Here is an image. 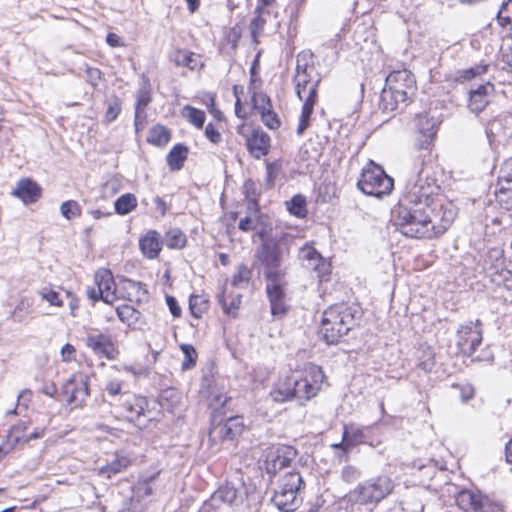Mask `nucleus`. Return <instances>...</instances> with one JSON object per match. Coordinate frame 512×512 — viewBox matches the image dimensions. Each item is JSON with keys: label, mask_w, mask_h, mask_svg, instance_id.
<instances>
[{"label": "nucleus", "mask_w": 512, "mask_h": 512, "mask_svg": "<svg viewBox=\"0 0 512 512\" xmlns=\"http://www.w3.org/2000/svg\"><path fill=\"white\" fill-rule=\"evenodd\" d=\"M407 185V191L394 212V225L406 237L433 238L443 234L456 217L451 202L434 197L439 187L421 176Z\"/></svg>", "instance_id": "nucleus-1"}, {"label": "nucleus", "mask_w": 512, "mask_h": 512, "mask_svg": "<svg viewBox=\"0 0 512 512\" xmlns=\"http://www.w3.org/2000/svg\"><path fill=\"white\" fill-rule=\"evenodd\" d=\"M360 315L357 307L346 303L332 305L323 313L320 333L328 344L338 343L356 325Z\"/></svg>", "instance_id": "nucleus-2"}, {"label": "nucleus", "mask_w": 512, "mask_h": 512, "mask_svg": "<svg viewBox=\"0 0 512 512\" xmlns=\"http://www.w3.org/2000/svg\"><path fill=\"white\" fill-rule=\"evenodd\" d=\"M415 78L406 69L392 71L385 80L380 95L379 107L384 112H393L398 105L405 103L415 91Z\"/></svg>", "instance_id": "nucleus-3"}, {"label": "nucleus", "mask_w": 512, "mask_h": 512, "mask_svg": "<svg viewBox=\"0 0 512 512\" xmlns=\"http://www.w3.org/2000/svg\"><path fill=\"white\" fill-rule=\"evenodd\" d=\"M394 481L386 475L370 478L358 484L347 495L351 504L376 505L392 493Z\"/></svg>", "instance_id": "nucleus-4"}, {"label": "nucleus", "mask_w": 512, "mask_h": 512, "mask_svg": "<svg viewBox=\"0 0 512 512\" xmlns=\"http://www.w3.org/2000/svg\"><path fill=\"white\" fill-rule=\"evenodd\" d=\"M304 488L305 484L299 472H285L279 479L272 501L281 511H294L302 502L301 493Z\"/></svg>", "instance_id": "nucleus-5"}, {"label": "nucleus", "mask_w": 512, "mask_h": 512, "mask_svg": "<svg viewBox=\"0 0 512 512\" xmlns=\"http://www.w3.org/2000/svg\"><path fill=\"white\" fill-rule=\"evenodd\" d=\"M394 181L383 168L370 161L362 170L357 182L358 188L366 195L381 198L393 189Z\"/></svg>", "instance_id": "nucleus-6"}, {"label": "nucleus", "mask_w": 512, "mask_h": 512, "mask_svg": "<svg viewBox=\"0 0 512 512\" xmlns=\"http://www.w3.org/2000/svg\"><path fill=\"white\" fill-rule=\"evenodd\" d=\"M247 496L248 489L239 473H236L235 477L212 494L209 505L217 510L238 507L244 503Z\"/></svg>", "instance_id": "nucleus-7"}, {"label": "nucleus", "mask_w": 512, "mask_h": 512, "mask_svg": "<svg viewBox=\"0 0 512 512\" xmlns=\"http://www.w3.org/2000/svg\"><path fill=\"white\" fill-rule=\"evenodd\" d=\"M324 379L325 375L321 367L308 364L298 378L292 376L295 399L308 401L315 397L320 391Z\"/></svg>", "instance_id": "nucleus-8"}, {"label": "nucleus", "mask_w": 512, "mask_h": 512, "mask_svg": "<svg viewBox=\"0 0 512 512\" xmlns=\"http://www.w3.org/2000/svg\"><path fill=\"white\" fill-rule=\"evenodd\" d=\"M439 121L433 116L428 114H419L415 118V127L421 138L416 143L417 149L421 152L420 157H423L422 164L426 157L431 156V144L436 135L437 126Z\"/></svg>", "instance_id": "nucleus-9"}, {"label": "nucleus", "mask_w": 512, "mask_h": 512, "mask_svg": "<svg viewBox=\"0 0 512 512\" xmlns=\"http://www.w3.org/2000/svg\"><path fill=\"white\" fill-rule=\"evenodd\" d=\"M457 506L463 512H492L494 504L479 491L462 489L455 495Z\"/></svg>", "instance_id": "nucleus-10"}, {"label": "nucleus", "mask_w": 512, "mask_h": 512, "mask_svg": "<svg viewBox=\"0 0 512 512\" xmlns=\"http://www.w3.org/2000/svg\"><path fill=\"white\" fill-rule=\"evenodd\" d=\"M63 392L68 396L67 401L75 407L82 406L89 396V377L86 374H75L63 385Z\"/></svg>", "instance_id": "nucleus-11"}, {"label": "nucleus", "mask_w": 512, "mask_h": 512, "mask_svg": "<svg viewBox=\"0 0 512 512\" xmlns=\"http://www.w3.org/2000/svg\"><path fill=\"white\" fill-rule=\"evenodd\" d=\"M296 457V450L291 446H278L270 448L266 453L264 461L265 470L268 474H276L290 466Z\"/></svg>", "instance_id": "nucleus-12"}, {"label": "nucleus", "mask_w": 512, "mask_h": 512, "mask_svg": "<svg viewBox=\"0 0 512 512\" xmlns=\"http://www.w3.org/2000/svg\"><path fill=\"white\" fill-rule=\"evenodd\" d=\"M482 341V332L478 324L469 323L462 325L457 331L456 345L464 356H472L477 346Z\"/></svg>", "instance_id": "nucleus-13"}, {"label": "nucleus", "mask_w": 512, "mask_h": 512, "mask_svg": "<svg viewBox=\"0 0 512 512\" xmlns=\"http://www.w3.org/2000/svg\"><path fill=\"white\" fill-rule=\"evenodd\" d=\"M495 196L497 202L506 208L512 205V157L507 159L501 166Z\"/></svg>", "instance_id": "nucleus-14"}, {"label": "nucleus", "mask_w": 512, "mask_h": 512, "mask_svg": "<svg viewBox=\"0 0 512 512\" xmlns=\"http://www.w3.org/2000/svg\"><path fill=\"white\" fill-rule=\"evenodd\" d=\"M245 425L241 416L229 417L225 422H220L210 430L211 437H219L223 440L233 441L244 431Z\"/></svg>", "instance_id": "nucleus-15"}, {"label": "nucleus", "mask_w": 512, "mask_h": 512, "mask_svg": "<svg viewBox=\"0 0 512 512\" xmlns=\"http://www.w3.org/2000/svg\"><path fill=\"white\" fill-rule=\"evenodd\" d=\"M148 406L145 397L123 393L121 395V407L127 420L135 422L144 414Z\"/></svg>", "instance_id": "nucleus-16"}, {"label": "nucleus", "mask_w": 512, "mask_h": 512, "mask_svg": "<svg viewBox=\"0 0 512 512\" xmlns=\"http://www.w3.org/2000/svg\"><path fill=\"white\" fill-rule=\"evenodd\" d=\"M86 345L99 357L114 359L117 351L111 337L107 334H89L86 337Z\"/></svg>", "instance_id": "nucleus-17"}, {"label": "nucleus", "mask_w": 512, "mask_h": 512, "mask_svg": "<svg viewBox=\"0 0 512 512\" xmlns=\"http://www.w3.org/2000/svg\"><path fill=\"white\" fill-rule=\"evenodd\" d=\"M299 259L303 261L306 268L318 272L319 276H323L329 271V265L313 246L302 247L299 251Z\"/></svg>", "instance_id": "nucleus-18"}, {"label": "nucleus", "mask_w": 512, "mask_h": 512, "mask_svg": "<svg viewBox=\"0 0 512 512\" xmlns=\"http://www.w3.org/2000/svg\"><path fill=\"white\" fill-rule=\"evenodd\" d=\"M494 91V85L490 82L482 84L475 90H471L468 108L473 113L482 112L490 102V95Z\"/></svg>", "instance_id": "nucleus-19"}, {"label": "nucleus", "mask_w": 512, "mask_h": 512, "mask_svg": "<svg viewBox=\"0 0 512 512\" xmlns=\"http://www.w3.org/2000/svg\"><path fill=\"white\" fill-rule=\"evenodd\" d=\"M256 256L264 267H266L281 263L282 252L279 244L274 239H267L257 249Z\"/></svg>", "instance_id": "nucleus-20"}, {"label": "nucleus", "mask_w": 512, "mask_h": 512, "mask_svg": "<svg viewBox=\"0 0 512 512\" xmlns=\"http://www.w3.org/2000/svg\"><path fill=\"white\" fill-rule=\"evenodd\" d=\"M163 242L156 230L148 231L139 240L140 250L148 259H156L162 250Z\"/></svg>", "instance_id": "nucleus-21"}, {"label": "nucleus", "mask_w": 512, "mask_h": 512, "mask_svg": "<svg viewBox=\"0 0 512 512\" xmlns=\"http://www.w3.org/2000/svg\"><path fill=\"white\" fill-rule=\"evenodd\" d=\"M247 148L254 158L260 159L269 153L270 137L262 131H254L247 140Z\"/></svg>", "instance_id": "nucleus-22"}, {"label": "nucleus", "mask_w": 512, "mask_h": 512, "mask_svg": "<svg viewBox=\"0 0 512 512\" xmlns=\"http://www.w3.org/2000/svg\"><path fill=\"white\" fill-rule=\"evenodd\" d=\"M270 301L271 314L275 317H283L287 314L291 300L287 297L285 290H267Z\"/></svg>", "instance_id": "nucleus-23"}, {"label": "nucleus", "mask_w": 512, "mask_h": 512, "mask_svg": "<svg viewBox=\"0 0 512 512\" xmlns=\"http://www.w3.org/2000/svg\"><path fill=\"white\" fill-rule=\"evenodd\" d=\"M270 397L273 402L283 403L295 399V390L292 383V376L279 380L270 391Z\"/></svg>", "instance_id": "nucleus-24"}, {"label": "nucleus", "mask_w": 512, "mask_h": 512, "mask_svg": "<svg viewBox=\"0 0 512 512\" xmlns=\"http://www.w3.org/2000/svg\"><path fill=\"white\" fill-rule=\"evenodd\" d=\"M130 464L131 459L127 455L117 453L108 464L98 468V475L109 479L125 470Z\"/></svg>", "instance_id": "nucleus-25"}, {"label": "nucleus", "mask_w": 512, "mask_h": 512, "mask_svg": "<svg viewBox=\"0 0 512 512\" xmlns=\"http://www.w3.org/2000/svg\"><path fill=\"white\" fill-rule=\"evenodd\" d=\"M13 194L21 198L25 203H32L40 197V188L30 179H23L18 183Z\"/></svg>", "instance_id": "nucleus-26"}, {"label": "nucleus", "mask_w": 512, "mask_h": 512, "mask_svg": "<svg viewBox=\"0 0 512 512\" xmlns=\"http://www.w3.org/2000/svg\"><path fill=\"white\" fill-rule=\"evenodd\" d=\"M255 12L256 16L251 20L249 30L253 43L257 44L259 42V38L263 34L264 26L267 22V16H269L270 12L268 9H264L260 5H257Z\"/></svg>", "instance_id": "nucleus-27"}, {"label": "nucleus", "mask_w": 512, "mask_h": 512, "mask_svg": "<svg viewBox=\"0 0 512 512\" xmlns=\"http://www.w3.org/2000/svg\"><path fill=\"white\" fill-rule=\"evenodd\" d=\"M171 60L177 66H185L191 70H197L203 67V63L199 55L188 50H178L172 56Z\"/></svg>", "instance_id": "nucleus-28"}, {"label": "nucleus", "mask_w": 512, "mask_h": 512, "mask_svg": "<svg viewBox=\"0 0 512 512\" xmlns=\"http://www.w3.org/2000/svg\"><path fill=\"white\" fill-rule=\"evenodd\" d=\"M218 301L224 311L234 317L237 315L241 304V295L235 293L234 290H222L221 294L218 295Z\"/></svg>", "instance_id": "nucleus-29"}, {"label": "nucleus", "mask_w": 512, "mask_h": 512, "mask_svg": "<svg viewBox=\"0 0 512 512\" xmlns=\"http://www.w3.org/2000/svg\"><path fill=\"white\" fill-rule=\"evenodd\" d=\"M365 434L363 428L354 425H345L343 431V440L340 442L342 449L348 451L353 446L364 441Z\"/></svg>", "instance_id": "nucleus-30"}, {"label": "nucleus", "mask_w": 512, "mask_h": 512, "mask_svg": "<svg viewBox=\"0 0 512 512\" xmlns=\"http://www.w3.org/2000/svg\"><path fill=\"white\" fill-rule=\"evenodd\" d=\"M315 69L313 66L308 65L307 63L301 65L300 60H297L296 73L294 75L293 81L295 84V90L305 87L314 81L316 78Z\"/></svg>", "instance_id": "nucleus-31"}, {"label": "nucleus", "mask_w": 512, "mask_h": 512, "mask_svg": "<svg viewBox=\"0 0 512 512\" xmlns=\"http://www.w3.org/2000/svg\"><path fill=\"white\" fill-rule=\"evenodd\" d=\"M162 242L169 249H183L186 246L187 237L179 228H171L165 233Z\"/></svg>", "instance_id": "nucleus-32"}, {"label": "nucleus", "mask_w": 512, "mask_h": 512, "mask_svg": "<svg viewBox=\"0 0 512 512\" xmlns=\"http://www.w3.org/2000/svg\"><path fill=\"white\" fill-rule=\"evenodd\" d=\"M264 276L270 282L267 288H282L285 272L281 268V263L264 267Z\"/></svg>", "instance_id": "nucleus-33"}, {"label": "nucleus", "mask_w": 512, "mask_h": 512, "mask_svg": "<svg viewBox=\"0 0 512 512\" xmlns=\"http://www.w3.org/2000/svg\"><path fill=\"white\" fill-rule=\"evenodd\" d=\"M187 154V147L181 144L174 146L167 156V163L169 167L172 170H180L183 167L184 161L187 158Z\"/></svg>", "instance_id": "nucleus-34"}, {"label": "nucleus", "mask_w": 512, "mask_h": 512, "mask_svg": "<svg viewBox=\"0 0 512 512\" xmlns=\"http://www.w3.org/2000/svg\"><path fill=\"white\" fill-rule=\"evenodd\" d=\"M321 82V77L316 74V78L314 81H311L310 84L305 85V87H301L296 90V94L298 98L306 103L308 101H312V103H316L318 97V86Z\"/></svg>", "instance_id": "nucleus-35"}, {"label": "nucleus", "mask_w": 512, "mask_h": 512, "mask_svg": "<svg viewBox=\"0 0 512 512\" xmlns=\"http://www.w3.org/2000/svg\"><path fill=\"white\" fill-rule=\"evenodd\" d=\"M115 211L119 215H126L137 207V198L132 193L120 196L114 203Z\"/></svg>", "instance_id": "nucleus-36"}, {"label": "nucleus", "mask_w": 512, "mask_h": 512, "mask_svg": "<svg viewBox=\"0 0 512 512\" xmlns=\"http://www.w3.org/2000/svg\"><path fill=\"white\" fill-rule=\"evenodd\" d=\"M28 428V423L26 421H19L18 423H16L15 425H13L10 430H9V433L7 435V439H8V442L11 444V445H16L20 442H26V439H27V435H26V430Z\"/></svg>", "instance_id": "nucleus-37"}, {"label": "nucleus", "mask_w": 512, "mask_h": 512, "mask_svg": "<svg viewBox=\"0 0 512 512\" xmlns=\"http://www.w3.org/2000/svg\"><path fill=\"white\" fill-rule=\"evenodd\" d=\"M418 366L425 372H431L435 366V353L429 346H422L418 355Z\"/></svg>", "instance_id": "nucleus-38"}, {"label": "nucleus", "mask_w": 512, "mask_h": 512, "mask_svg": "<svg viewBox=\"0 0 512 512\" xmlns=\"http://www.w3.org/2000/svg\"><path fill=\"white\" fill-rule=\"evenodd\" d=\"M148 141L156 146L166 145L170 141V132L163 125H155L150 130Z\"/></svg>", "instance_id": "nucleus-39"}, {"label": "nucleus", "mask_w": 512, "mask_h": 512, "mask_svg": "<svg viewBox=\"0 0 512 512\" xmlns=\"http://www.w3.org/2000/svg\"><path fill=\"white\" fill-rule=\"evenodd\" d=\"M182 116L198 129H201L205 122V113L202 110L186 105L182 109Z\"/></svg>", "instance_id": "nucleus-40"}, {"label": "nucleus", "mask_w": 512, "mask_h": 512, "mask_svg": "<svg viewBox=\"0 0 512 512\" xmlns=\"http://www.w3.org/2000/svg\"><path fill=\"white\" fill-rule=\"evenodd\" d=\"M208 303V298L204 294H192L189 299V308L191 314L195 318H200L201 315L208 309Z\"/></svg>", "instance_id": "nucleus-41"}, {"label": "nucleus", "mask_w": 512, "mask_h": 512, "mask_svg": "<svg viewBox=\"0 0 512 512\" xmlns=\"http://www.w3.org/2000/svg\"><path fill=\"white\" fill-rule=\"evenodd\" d=\"M315 103L312 101H308L303 103L302 112L299 118V123L297 127V134L302 135L304 131L308 128L310 124V117L313 113Z\"/></svg>", "instance_id": "nucleus-42"}, {"label": "nucleus", "mask_w": 512, "mask_h": 512, "mask_svg": "<svg viewBox=\"0 0 512 512\" xmlns=\"http://www.w3.org/2000/svg\"><path fill=\"white\" fill-rule=\"evenodd\" d=\"M497 19L501 26H508L512 29V0H507L502 4L498 11Z\"/></svg>", "instance_id": "nucleus-43"}, {"label": "nucleus", "mask_w": 512, "mask_h": 512, "mask_svg": "<svg viewBox=\"0 0 512 512\" xmlns=\"http://www.w3.org/2000/svg\"><path fill=\"white\" fill-rule=\"evenodd\" d=\"M287 207L290 213L297 217H304L306 215V201L302 195L294 196L287 203Z\"/></svg>", "instance_id": "nucleus-44"}, {"label": "nucleus", "mask_w": 512, "mask_h": 512, "mask_svg": "<svg viewBox=\"0 0 512 512\" xmlns=\"http://www.w3.org/2000/svg\"><path fill=\"white\" fill-rule=\"evenodd\" d=\"M94 278L97 288H112L115 285L112 272L109 269L101 268L97 270Z\"/></svg>", "instance_id": "nucleus-45"}, {"label": "nucleus", "mask_w": 512, "mask_h": 512, "mask_svg": "<svg viewBox=\"0 0 512 512\" xmlns=\"http://www.w3.org/2000/svg\"><path fill=\"white\" fill-rule=\"evenodd\" d=\"M30 313V302L28 300H22L16 305L15 309L11 313V319L16 323H22Z\"/></svg>", "instance_id": "nucleus-46"}, {"label": "nucleus", "mask_w": 512, "mask_h": 512, "mask_svg": "<svg viewBox=\"0 0 512 512\" xmlns=\"http://www.w3.org/2000/svg\"><path fill=\"white\" fill-rule=\"evenodd\" d=\"M180 348L184 354L182 370H189L196 364L197 352L195 348L190 344H181Z\"/></svg>", "instance_id": "nucleus-47"}, {"label": "nucleus", "mask_w": 512, "mask_h": 512, "mask_svg": "<svg viewBox=\"0 0 512 512\" xmlns=\"http://www.w3.org/2000/svg\"><path fill=\"white\" fill-rule=\"evenodd\" d=\"M487 67V65H477L475 67L458 71L455 80L459 82L470 80L475 76L485 73L487 71Z\"/></svg>", "instance_id": "nucleus-48"}, {"label": "nucleus", "mask_w": 512, "mask_h": 512, "mask_svg": "<svg viewBox=\"0 0 512 512\" xmlns=\"http://www.w3.org/2000/svg\"><path fill=\"white\" fill-rule=\"evenodd\" d=\"M151 101V93L148 82H145L137 91L135 109L145 110Z\"/></svg>", "instance_id": "nucleus-49"}, {"label": "nucleus", "mask_w": 512, "mask_h": 512, "mask_svg": "<svg viewBox=\"0 0 512 512\" xmlns=\"http://www.w3.org/2000/svg\"><path fill=\"white\" fill-rule=\"evenodd\" d=\"M229 399L230 398L227 397L225 393L216 390V387L211 389L208 396L209 405L215 411H217L220 408H223Z\"/></svg>", "instance_id": "nucleus-50"}, {"label": "nucleus", "mask_w": 512, "mask_h": 512, "mask_svg": "<svg viewBox=\"0 0 512 512\" xmlns=\"http://www.w3.org/2000/svg\"><path fill=\"white\" fill-rule=\"evenodd\" d=\"M121 112V102L117 96L111 97L107 102V111L105 113V121L113 122Z\"/></svg>", "instance_id": "nucleus-51"}, {"label": "nucleus", "mask_w": 512, "mask_h": 512, "mask_svg": "<svg viewBox=\"0 0 512 512\" xmlns=\"http://www.w3.org/2000/svg\"><path fill=\"white\" fill-rule=\"evenodd\" d=\"M39 296L50 306L61 307L63 305V295L55 290H39Z\"/></svg>", "instance_id": "nucleus-52"}, {"label": "nucleus", "mask_w": 512, "mask_h": 512, "mask_svg": "<svg viewBox=\"0 0 512 512\" xmlns=\"http://www.w3.org/2000/svg\"><path fill=\"white\" fill-rule=\"evenodd\" d=\"M60 211L62 216L68 220L81 214V208L79 204L74 200L63 202L60 206Z\"/></svg>", "instance_id": "nucleus-53"}, {"label": "nucleus", "mask_w": 512, "mask_h": 512, "mask_svg": "<svg viewBox=\"0 0 512 512\" xmlns=\"http://www.w3.org/2000/svg\"><path fill=\"white\" fill-rule=\"evenodd\" d=\"M260 215L247 214L244 218L240 219L238 228L243 232H249L256 229L259 222Z\"/></svg>", "instance_id": "nucleus-54"}, {"label": "nucleus", "mask_w": 512, "mask_h": 512, "mask_svg": "<svg viewBox=\"0 0 512 512\" xmlns=\"http://www.w3.org/2000/svg\"><path fill=\"white\" fill-rule=\"evenodd\" d=\"M261 119L263 123L270 129H277L280 127V120L277 116V114L273 111L272 108L266 109L265 111L261 112Z\"/></svg>", "instance_id": "nucleus-55"}, {"label": "nucleus", "mask_w": 512, "mask_h": 512, "mask_svg": "<svg viewBox=\"0 0 512 512\" xmlns=\"http://www.w3.org/2000/svg\"><path fill=\"white\" fill-rule=\"evenodd\" d=\"M361 477V471L352 465H346L341 470V478L347 483L355 482Z\"/></svg>", "instance_id": "nucleus-56"}, {"label": "nucleus", "mask_w": 512, "mask_h": 512, "mask_svg": "<svg viewBox=\"0 0 512 512\" xmlns=\"http://www.w3.org/2000/svg\"><path fill=\"white\" fill-rule=\"evenodd\" d=\"M252 100L259 113L272 108L269 96L264 93L254 94Z\"/></svg>", "instance_id": "nucleus-57"}, {"label": "nucleus", "mask_w": 512, "mask_h": 512, "mask_svg": "<svg viewBox=\"0 0 512 512\" xmlns=\"http://www.w3.org/2000/svg\"><path fill=\"white\" fill-rule=\"evenodd\" d=\"M250 277H251V270L247 266L241 265L238 268V273L233 277L232 284L233 285L247 284Z\"/></svg>", "instance_id": "nucleus-58"}, {"label": "nucleus", "mask_w": 512, "mask_h": 512, "mask_svg": "<svg viewBox=\"0 0 512 512\" xmlns=\"http://www.w3.org/2000/svg\"><path fill=\"white\" fill-rule=\"evenodd\" d=\"M123 291L124 290H89V292L104 293L103 302L110 305H113L118 300V292L123 295Z\"/></svg>", "instance_id": "nucleus-59"}, {"label": "nucleus", "mask_w": 512, "mask_h": 512, "mask_svg": "<svg viewBox=\"0 0 512 512\" xmlns=\"http://www.w3.org/2000/svg\"><path fill=\"white\" fill-rule=\"evenodd\" d=\"M146 118L145 110L135 109L134 126L137 133L145 127L147 123Z\"/></svg>", "instance_id": "nucleus-60"}, {"label": "nucleus", "mask_w": 512, "mask_h": 512, "mask_svg": "<svg viewBox=\"0 0 512 512\" xmlns=\"http://www.w3.org/2000/svg\"><path fill=\"white\" fill-rule=\"evenodd\" d=\"M206 137L214 144H218L222 140L220 132L214 127L212 123H209L205 128Z\"/></svg>", "instance_id": "nucleus-61"}, {"label": "nucleus", "mask_w": 512, "mask_h": 512, "mask_svg": "<svg viewBox=\"0 0 512 512\" xmlns=\"http://www.w3.org/2000/svg\"><path fill=\"white\" fill-rule=\"evenodd\" d=\"M105 390L110 396L119 395L122 390V381L118 379L109 380L105 386Z\"/></svg>", "instance_id": "nucleus-62"}, {"label": "nucleus", "mask_w": 512, "mask_h": 512, "mask_svg": "<svg viewBox=\"0 0 512 512\" xmlns=\"http://www.w3.org/2000/svg\"><path fill=\"white\" fill-rule=\"evenodd\" d=\"M61 358L64 362H69L74 359L76 354V349L73 345L67 343L61 349Z\"/></svg>", "instance_id": "nucleus-63"}, {"label": "nucleus", "mask_w": 512, "mask_h": 512, "mask_svg": "<svg viewBox=\"0 0 512 512\" xmlns=\"http://www.w3.org/2000/svg\"><path fill=\"white\" fill-rule=\"evenodd\" d=\"M166 302L170 309L171 314L174 317H180L181 316V308L178 305L176 299L172 296H166Z\"/></svg>", "instance_id": "nucleus-64"}]
</instances>
